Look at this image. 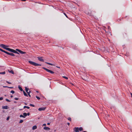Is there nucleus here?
Wrapping results in <instances>:
<instances>
[{
	"label": "nucleus",
	"mask_w": 132,
	"mask_h": 132,
	"mask_svg": "<svg viewBox=\"0 0 132 132\" xmlns=\"http://www.w3.org/2000/svg\"><path fill=\"white\" fill-rule=\"evenodd\" d=\"M1 51H2V52H3L4 53H6L7 54H8V53H9V52H6L4 50H2V49H1Z\"/></svg>",
	"instance_id": "11"
},
{
	"label": "nucleus",
	"mask_w": 132,
	"mask_h": 132,
	"mask_svg": "<svg viewBox=\"0 0 132 132\" xmlns=\"http://www.w3.org/2000/svg\"><path fill=\"white\" fill-rule=\"evenodd\" d=\"M13 97V96L12 95H11V98H12V97Z\"/></svg>",
	"instance_id": "46"
},
{
	"label": "nucleus",
	"mask_w": 132,
	"mask_h": 132,
	"mask_svg": "<svg viewBox=\"0 0 132 132\" xmlns=\"http://www.w3.org/2000/svg\"><path fill=\"white\" fill-rule=\"evenodd\" d=\"M50 123H47V125H50Z\"/></svg>",
	"instance_id": "43"
},
{
	"label": "nucleus",
	"mask_w": 132,
	"mask_h": 132,
	"mask_svg": "<svg viewBox=\"0 0 132 132\" xmlns=\"http://www.w3.org/2000/svg\"><path fill=\"white\" fill-rule=\"evenodd\" d=\"M6 82L8 84H11V82H8V81H6Z\"/></svg>",
	"instance_id": "33"
},
{
	"label": "nucleus",
	"mask_w": 132,
	"mask_h": 132,
	"mask_svg": "<svg viewBox=\"0 0 132 132\" xmlns=\"http://www.w3.org/2000/svg\"><path fill=\"white\" fill-rule=\"evenodd\" d=\"M2 109H8V108L7 106H2Z\"/></svg>",
	"instance_id": "9"
},
{
	"label": "nucleus",
	"mask_w": 132,
	"mask_h": 132,
	"mask_svg": "<svg viewBox=\"0 0 132 132\" xmlns=\"http://www.w3.org/2000/svg\"><path fill=\"white\" fill-rule=\"evenodd\" d=\"M64 14L67 18H68L67 16L65 13H64Z\"/></svg>",
	"instance_id": "35"
},
{
	"label": "nucleus",
	"mask_w": 132,
	"mask_h": 132,
	"mask_svg": "<svg viewBox=\"0 0 132 132\" xmlns=\"http://www.w3.org/2000/svg\"><path fill=\"white\" fill-rule=\"evenodd\" d=\"M38 60L40 61L41 62H44V60L42 59V57H38Z\"/></svg>",
	"instance_id": "5"
},
{
	"label": "nucleus",
	"mask_w": 132,
	"mask_h": 132,
	"mask_svg": "<svg viewBox=\"0 0 132 132\" xmlns=\"http://www.w3.org/2000/svg\"><path fill=\"white\" fill-rule=\"evenodd\" d=\"M16 51L19 52L20 53L22 54H25L26 53L25 52H23V51H21V50L19 49H16Z\"/></svg>",
	"instance_id": "3"
},
{
	"label": "nucleus",
	"mask_w": 132,
	"mask_h": 132,
	"mask_svg": "<svg viewBox=\"0 0 132 132\" xmlns=\"http://www.w3.org/2000/svg\"><path fill=\"white\" fill-rule=\"evenodd\" d=\"M10 72L12 73L13 74H14V72L13 70H11L9 72Z\"/></svg>",
	"instance_id": "29"
},
{
	"label": "nucleus",
	"mask_w": 132,
	"mask_h": 132,
	"mask_svg": "<svg viewBox=\"0 0 132 132\" xmlns=\"http://www.w3.org/2000/svg\"><path fill=\"white\" fill-rule=\"evenodd\" d=\"M27 115L29 116L30 115V113H29L28 112L27 113Z\"/></svg>",
	"instance_id": "39"
},
{
	"label": "nucleus",
	"mask_w": 132,
	"mask_h": 132,
	"mask_svg": "<svg viewBox=\"0 0 132 132\" xmlns=\"http://www.w3.org/2000/svg\"><path fill=\"white\" fill-rule=\"evenodd\" d=\"M14 102L15 103H16V102L15 101H14Z\"/></svg>",
	"instance_id": "51"
},
{
	"label": "nucleus",
	"mask_w": 132,
	"mask_h": 132,
	"mask_svg": "<svg viewBox=\"0 0 132 132\" xmlns=\"http://www.w3.org/2000/svg\"><path fill=\"white\" fill-rule=\"evenodd\" d=\"M56 67H57V68H60V67H57V66Z\"/></svg>",
	"instance_id": "48"
},
{
	"label": "nucleus",
	"mask_w": 132,
	"mask_h": 132,
	"mask_svg": "<svg viewBox=\"0 0 132 132\" xmlns=\"http://www.w3.org/2000/svg\"><path fill=\"white\" fill-rule=\"evenodd\" d=\"M20 117L21 118L22 117V118H24V117L23 116L22 114H21L20 115Z\"/></svg>",
	"instance_id": "26"
},
{
	"label": "nucleus",
	"mask_w": 132,
	"mask_h": 132,
	"mask_svg": "<svg viewBox=\"0 0 132 132\" xmlns=\"http://www.w3.org/2000/svg\"><path fill=\"white\" fill-rule=\"evenodd\" d=\"M11 93H12V94H14V93H15V92H14V91H13V90H11Z\"/></svg>",
	"instance_id": "30"
},
{
	"label": "nucleus",
	"mask_w": 132,
	"mask_h": 132,
	"mask_svg": "<svg viewBox=\"0 0 132 132\" xmlns=\"http://www.w3.org/2000/svg\"><path fill=\"white\" fill-rule=\"evenodd\" d=\"M130 94L131 95V97H132V93H130Z\"/></svg>",
	"instance_id": "45"
},
{
	"label": "nucleus",
	"mask_w": 132,
	"mask_h": 132,
	"mask_svg": "<svg viewBox=\"0 0 132 132\" xmlns=\"http://www.w3.org/2000/svg\"><path fill=\"white\" fill-rule=\"evenodd\" d=\"M29 62L32 65H33L35 66H40L41 65V64H39L37 63H36L35 62H33L31 61H29Z\"/></svg>",
	"instance_id": "2"
},
{
	"label": "nucleus",
	"mask_w": 132,
	"mask_h": 132,
	"mask_svg": "<svg viewBox=\"0 0 132 132\" xmlns=\"http://www.w3.org/2000/svg\"><path fill=\"white\" fill-rule=\"evenodd\" d=\"M63 77L67 80L68 79V78L65 76H63Z\"/></svg>",
	"instance_id": "23"
},
{
	"label": "nucleus",
	"mask_w": 132,
	"mask_h": 132,
	"mask_svg": "<svg viewBox=\"0 0 132 132\" xmlns=\"http://www.w3.org/2000/svg\"><path fill=\"white\" fill-rule=\"evenodd\" d=\"M25 108L29 109L30 108V107L28 106H25L23 107V109H25Z\"/></svg>",
	"instance_id": "17"
},
{
	"label": "nucleus",
	"mask_w": 132,
	"mask_h": 132,
	"mask_svg": "<svg viewBox=\"0 0 132 132\" xmlns=\"http://www.w3.org/2000/svg\"><path fill=\"white\" fill-rule=\"evenodd\" d=\"M46 109V108H39L38 109V110L39 111H41L43 110H44L45 109Z\"/></svg>",
	"instance_id": "6"
},
{
	"label": "nucleus",
	"mask_w": 132,
	"mask_h": 132,
	"mask_svg": "<svg viewBox=\"0 0 132 132\" xmlns=\"http://www.w3.org/2000/svg\"><path fill=\"white\" fill-rule=\"evenodd\" d=\"M30 90H29V92H28L27 93H28V95H29V96L30 97H31V95H30Z\"/></svg>",
	"instance_id": "21"
},
{
	"label": "nucleus",
	"mask_w": 132,
	"mask_h": 132,
	"mask_svg": "<svg viewBox=\"0 0 132 132\" xmlns=\"http://www.w3.org/2000/svg\"><path fill=\"white\" fill-rule=\"evenodd\" d=\"M23 122V120H21L19 122V123H22Z\"/></svg>",
	"instance_id": "27"
},
{
	"label": "nucleus",
	"mask_w": 132,
	"mask_h": 132,
	"mask_svg": "<svg viewBox=\"0 0 132 132\" xmlns=\"http://www.w3.org/2000/svg\"><path fill=\"white\" fill-rule=\"evenodd\" d=\"M3 97H0V100H3Z\"/></svg>",
	"instance_id": "34"
},
{
	"label": "nucleus",
	"mask_w": 132,
	"mask_h": 132,
	"mask_svg": "<svg viewBox=\"0 0 132 132\" xmlns=\"http://www.w3.org/2000/svg\"><path fill=\"white\" fill-rule=\"evenodd\" d=\"M1 49H1V48H0V51H1Z\"/></svg>",
	"instance_id": "50"
},
{
	"label": "nucleus",
	"mask_w": 132,
	"mask_h": 132,
	"mask_svg": "<svg viewBox=\"0 0 132 132\" xmlns=\"http://www.w3.org/2000/svg\"><path fill=\"white\" fill-rule=\"evenodd\" d=\"M30 105L31 106H32L33 107H34L35 106V105H33L32 104H30Z\"/></svg>",
	"instance_id": "31"
},
{
	"label": "nucleus",
	"mask_w": 132,
	"mask_h": 132,
	"mask_svg": "<svg viewBox=\"0 0 132 132\" xmlns=\"http://www.w3.org/2000/svg\"><path fill=\"white\" fill-rule=\"evenodd\" d=\"M19 110H22V109H19Z\"/></svg>",
	"instance_id": "47"
},
{
	"label": "nucleus",
	"mask_w": 132,
	"mask_h": 132,
	"mask_svg": "<svg viewBox=\"0 0 132 132\" xmlns=\"http://www.w3.org/2000/svg\"><path fill=\"white\" fill-rule=\"evenodd\" d=\"M22 1H26V0H21Z\"/></svg>",
	"instance_id": "44"
},
{
	"label": "nucleus",
	"mask_w": 132,
	"mask_h": 132,
	"mask_svg": "<svg viewBox=\"0 0 132 132\" xmlns=\"http://www.w3.org/2000/svg\"><path fill=\"white\" fill-rule=\"evenodd\" d=\"M8 88H13V87H8Z\"/></svg>",
	"instance_id": "41"
},
{
	"label": "nucleus",
	"mask_w": 132,
	"mask_h": 132,
	"mask_svg": "<svg viewBox=\"0 0 132 132\" xmlns=\"http://www.w3.org/2000/svg\"><path fill=\"white\" fill-rule=\"evenodd\" d=\"M3 87H4V88H6V87L8 88V87H9L7 86H3Z\"/></svg>",
	"instance_id": "38"
},
{
	"label": "nucleus",
	"mask_w": 132,
	"mask_h": 132,
	"mask_svg": "<svg viewBox=\"0 0 132 132\" xmlns=\"http://www.w3.org/2000/svg\"><path fill=\"white\" fill-rule=\"evenodd\" d=\"M9 117H7V118L6 119V120H9Z\"/></svg>",
	"instance_id": "36"
},
{
	"label": "nucleus",
	"mask_w": 132,
	"mask_h": 132,
	"mask_svg": "<svg viewBox=\"0 0 132 132\" xmlns=\"http://www.w3.org/2000/svg\"><path fill=\"white\" fill-rule=\"evenodd\" d=\"M46 124L45 123H44L43 125V126H46Z\"/></svg>",
	"instance_id": "40"
},
{
	"label": "nucleus",
	"mask_w": 132,
	"mask_h": 132,
	"mask_svg": "<svg viewBox=\"0 0 132 132\" xmlns=\"http://www.w3.org/2000/svg\"><path fill=\"white\" fill-rule=\"evenodd\" d=\"M46 63L49 65H53L51 63H48V62H46Z\"/></svg>",
	"instance_id": "25"
},
{
	"label": "nucleus",
	"mask_w": 132,
	"mask_h": 132,
	"mask_svg": "<svg viewBox=\"0 0 132 132\" xmlns=\"http://www.w3.org/2000/svg\"><path fill=\"white\" fill-rule=\"evenodd\" d=\"M79 130L80 131H81L83 130V128L81 127L78 128Z\"/></svg>",
	"instance_id": "19"
},
{
	"label": "nucleus",
	"mask_w": 132,
	"mask_h": 132,
	"mask_svg": "<svg viewBox=\"0 0 132 132\" xmlns=\"http://www.w3.org/2000/svg\"><path fill=\"white\" fill-rule=\"evenodd\" d=\"M6 50L8 51H9L11 52L15 53H16L18 54H19V53L18 52L15 50L13 49H12L10 48H6Z\"/></svg>",
	"instance_id": "1"
},
{
	"label": "nucleus",
	"mask_w": 132,
	"mask_h": 132,
	"mask_svg": "<svg viewBox=\"0 0 132 132\" xmlns=\"http://www.w3.org/2000/svg\"><path fill=\"white\" fill-rule=\"evenodd\" d=\"M8 54L13 56H15V55L12 53H9V52Z\"/></svg>",
	"instance_id": "13"
},
{
	"label": "nucleus",
	"mask_w": 132,
	"mask_h": 132,
	"mask_svg": "<svg viewBox=\"0 0 132 132\" xmlns=\"http://www.w3.org/2000/svg\"><path fill=\"white\" fill-rule=\"evenodd\" d=\"M70 121H71V118L70 117H69L68 118H67Z\"/></svg>",
	"instance_id": "22"
},
{
	"label": "nucleus",
	"mask_w": 132,
	"mask_h": 132,
	"mask_svg": "<svg viewBox=\"0 0 132 132\" xmlns=\"http://www.w3.org/2000/svg\"><path fill=\"white\" fill-rule=\"evenodd\" d=\"M25 90H26V92H27V93H28V92H28V91H29V89L28 88H27V87H26L25 88Z\"/></svg>",
	"instance_id": "15"
},
{
	"label": "nucleus",
	"mask_w": 132,
	"mask_h": 132,
	"mask_svg": "<svg viewBox=\"0 0 132 132\" xmlns=\"http://www.w3.org/2000/svg\"><path fill=\"white\" fill-rule=\"evenodd\" d=\"M36 92H38V91H37Z\"/></svg>",
	"instance_id": "53"
},
{
	"label": "nucleus",
	"mask_w": 132,
	"mask_h": 132,
	"mask_svg": "<svg viewBox=\"0 0 132 132\" xmlns=\"http://www.w3.org/2000/svg\"><path fill=\"white\" fill-rule=\"evenodd\" d=\"M5 71H4L3 72H0V74L4 75V74H5Z\"/></svg>",
	"instance_id": "20"
},
{
	"label": "nucleus",
	"mask_w": 132,
	"mask_h": 132,
	"mask_svg": "<svg viewBox=\"0 0 132 132\" xmlns=\"http://www.w3.org/2000/svg\"><path fill=\"white\" fill-rule=\"evenodd\" d=\"M37 128V126L36 125L32 127V129L33 130L36 129Z\"/></svg>",
	"instance_id": "12"
},
{
	"label": "nucleus",
	"mask_w": 132,
	"mask_h": 132,
	"mask_svg": "<svg viewBox=\"0 0 132 132\" xmlns=\"http://www.w3.org/2000/svg\"><path fill=\"white\" fill-rule=\"evenodd\" d=\"M23 114L24 117V118L27 116V113L26 112L24 113Z\"/></svg>",
	"instance_id": "16"
},
{
	"label": "nucleus",
	"mask_w": 132,
	"mask_h": 132,
	"mask_svg": "<svg viewBox=\"0 0 132 132\" xmlns=\"http://www.w3.org/2000/svg\"><path fill=\"white\" fill-rule=\"evenodd\" d=\"M5 100L6 101H7V102H10V101H10V100H8V99H7V98Z\"/></svg>",
	"instance_id": "28"
},
{
	"label": "nucleus",
	"mask_w": 132,
	"mask_h": 132,
	"mask_svg": "<svg viewBox=\"0 0 132 132\" xmlns=\"http://www.w3.org/2000/svg\"><path fill=\"white\" fill-rule=\"evenodd\" d=\"M25 105H27L26 104V103H25Z\"/></svg>",
	"instance_id": "52"
},
{
	"label": "nucleus",
	"mask_w": 132,
	"mask_h": 132,
	"mask_svg": "<svg viewBox=\"0 0 132 132\" xmlns=\"http://www.w3.org/2000/svg\"><path fill=\"white\" fill-rule=\"evenodd\" d=\"M14 99L16 100H18L19 99V98H14Z\"/></svg>",
	"instance_id": "37"
},
{
	"label": "nucleus",
	"mask_w": 132,
	"mask_h": 132,
	"mask_svg": "<svg viewBox=\"0 0 132 132\" xmlns=\"http://www.w3.org/2000/svg\"><path fill=\"white\" fill-rule=\"evenodd\" d=\"M18 88L20 89V90L21 91H22L23 90V89L20 86H18Z\"/></svg>",
	"instance_id": "14"
},
{
	"label": "nucleus",
	"mask_w": 132,
	"mask_h": 132,
	"mask_svg": "<svg viewBox=\"0 0 132 132\" xmlns=\"http://www.w3.org/2000/svg\"><path fill=\"white\" fill-rule=\"evenodd\" d=\"M67 124L68 126H69L70 125V123L69 122Z\"/></svg>",
	"instance_id": "42"
},
{
	"label": "nucleus",
	"mask_w": 132,
	"mask_h": 132,
	"mask_svg": "<svg viewBox=\"0 0 132 132\" xmlns=\"http://www.w3.org/2000/svg\"><path fill=\"white\" fill-rule=\"evenodd\" d=\"M83 132H87L86 131H84Z\"/></svg>",
	"instance_id": "49"
},
{
	"label": "nucleus",
	"mask_w": 132,
	"mask_h": 132,
	"mask_svg": "<svg viewBox=\"0 0 132 132\" xmlns=\"http://www.w3.org/2000/svg\"><path fill=\"white\" fill-rule=\"evenodd\" d=\"M0 46L2 48L6 50V48H7L6 47H8L7 46H6L3 44H1L0 45Z\"/></svg>",
	"instance_id": "4"
},
{
	"label": "nucleus",
	"mask_w": 132,
	"mask_h": 132,
	"mask_svg": "<svg viewBox=\"0 0 132 132\" xmlns=\"http://www.w3.org/2000/svg\"><path fill=\"white\" fill-rule=\"evenodd\" d=\"M43 68L47 72L50 73V71L51 70L44 67H43Z\"/></svg>",
	"instance_id": "10"
},
{
	"label": "nucleus",
	"mask_w": 132,
	"mask_h": 132,
	"mask_svg": "<svg viewBox=\"0 0 132 132\" xmlns=\"http://www.w3.org/2000/svg\"><path fill=\"white\" fill-rule=\"evenodd\" d=\"M44 129L45 130H50V128L46 127H45L44 128Z\"/></svg>",
	"instance_id": "8"
},
{
	"label": "nucleus",
	"mask_w": 132,
	"mask_h": 132,
	"mask_svg": "<svg viewBox=\"0 0 132 132\" xmlns=\"http://www.w3.org/2000/svg\"><path fill=\"white\" fill-rule=\"evenodd\" d=\"M73 130L76 132H78L79 131L78 127H75L74 128Z\"/></svg>",
	"instance_id": "7"
},
{
	"label": "nucleus",
	"mask_w": 132,
	"mask_h": 132,
	"mask_svg": "<svg viewBox=\"0 0 132 132\" xmlns=\"http://www.w3.org/2000/svg\"><path fill=\"white\" fill-rule=\"evenodd\" d=\"M50 73L51 74H53L54 72L51 70H50Z\"/></svg>",
	"instance_id": "24"
},
{
	"label": "nucleus",
	"mask_w": 132,
	"mask_h": 132,
	"mask_svg": "<svg viewBox=\"0 0 132 132\" xmlns=\"http://www.w3.org/2000/svg\"><path fill=\"white\" fill-rule=\"evenodd\" d=\"M23 93L24 94L25 96H28V95L27 93L24 92V91H23Z\"/></svg>",
	"instance_id": "18"
},
{
	"label": "nucleus",
	"mask_w": 132,
	"mask_h": 132,
	"mask_svg": "<svg viewBox=\"0 0 132 132\" xmlns=\"http://www.w3.org/2000/svg\"><path fill=\"white\" fill-rule=\"evenodd\" d=\"M36 97L38 100H39L40 99V97L38 96H36Z\"/></svg>",
	"instance_id": "32"
}]
</instances>
